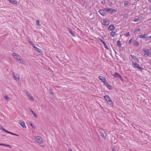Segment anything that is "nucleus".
Here are the masks:
<instances>
[{
  "mask_svg": "<svg viewBox=\"0 0 151 151\" xmlns=\"http://www.w3.org/2000/svg\"><path fill=\"white\" fill-rule=\"evenodd\" d=\"M109 8H104V10H104V11L105 12H109Z\"/></svg>",
  "mask_w": 151,
  "mask_h": 151,
  "instance_id": "obj_35",
  "label": "nucleus"
},
{
  "mask_svg": "<svg viewBox=\"0 0 151 151\" xmlns=\"http://www.w3.org/2000/svg\"><path fill=\"white\" fill-rule=\"evenodd\" d=\"M0 129L2 131H4L6 132V130L3 127L0 125Z\"/></svg>",
  "mask_w": 151,
  "mask_h": 151,
  "instance_id": "obj_31",
  "label": "nucleus"
},
{
  "mask_svg": "<svg viewBox=\"0 0 151 151\" xmlns=\"http://www.w3.org/2000/svg\"><path fill=\"white\" fill-rule=\"evenodd\" d=\"M149 38H151V36L149 37Z\"/></svg>",
  "mask_w": 151,
  "mask_h": 151,
  "instance_id": "obj_50",
  "label": "nucleus"
},
{
  "mask_svg": "<svg viewBox=\"0 0 151 151\" xmlns=\"http://www.w3.org/2000/svg\"><path fill=\"white\" fill-rule=\"evenodd\" d=\"M5 145L4 144L0 143V145L2 146V145Z\"/></svg>",
  "mask_w": 151,
  "mask_h": 151,
  "instance_id": "obj_44",
  "label": "nucleus"
},
{
  "mask_svg": "<svg viewBox=\"0 0 151 151\" xmlns=\"http://www.w3.org/2000/svg\"><path fill=\"white\" fill-rule=\"evenodd\" d=\"M104 98L107 102L111 101V98L108 95H106L105 96H104Z\"/></svg>",
  "mask_w": 151,
  "mask_h": 151,
  "instance_id": "obj_11",
  "label": "nucleus"
},
{
  "mask_svg": "<svg viewBox=\"0 0 151 151\" xmlns=\"http://www.w3.org/2000/svg\"><path fill=\"white\" fill-rule=\"evenodd\" d=\"M19 123L23 128H26V127L25 125V123L23 120H20L19 121Z\"/></svg>",
  "mask_w": 151,
  "mask_h": 151,
  "instance_id": "obj_7",
  "label": "nucleus"
},
{
  "mask_svg": "<svg viewBox=\"0 0 151 151\" xmlns=\"http://www.w3.org/2000/svg\"><path fill=\"white\" fill-rule=\"evenodd\" d=\"M143 50L144 52V56L147 57L150 55V52L149 49L145 48L143 49Z\"/></svg>",
  "mask_w": 151,
  "mask_h": 151,
  "instance_id": "obj_4",
  "label": "nucleus"
},
{
  "mask_svg": "<svg viewBox=\"0 0 151 151\" xmlns=\"http://www.w3.org/2000/svg\"><path fill=\"white\" fill-rule=\"evenodd\" d=\"M34 139L42 147H45V145L43 142V140L42 138L39 136H37V137H34Z\"/></svg>",
  "mask_w": 151,
  "mask_h": 151,
  "instance_id": "obj_1",
  "label": "nucleus"
},
{
  "mask_svg": "<svg viewBox=\"0 0 151 151\" xmlns=\"http://www.w3.org/2000/svg\"><path fill=\"white\" fill-rule=\"evenodd\" d=\"M14 58L16 59L18 61H19V63H21L23 65H25V62L19 55H17L16 56V58L15 57Z\"/></svg>",
  "mask_w": 151,
  "mask_h": 151,
  "instance_id": "obj_3",
  "label": "nucleus"
},
{
  "mask_svg": "<svg viewBox=\"0 0 151 151\" xmlns=\"http://www.w3.org/2000/svg\"><path fill=\"white\" fill-rule=\"evenodd\" d=\"M6 132L8 133H9V134H12L13 135H16V136H19V135L17 134H14V133H12V132H9V131H8L7 130H6Z\"/></svg>",
  "mask_w": 151,
  "mask_h": 151,
  "instance_id": "obj_21",
  "label": "nucleus"
},
{
  "mask_svg": "<svg viewBox=\"0 0 151 151\" xmlns=\"http://www.w3.org/2000/svg\"><path fill=\"white\" fill-rule=\"evenodd\" d=\"M129 35H130V34H129V32H128L125 35V36L127 37H128V36H129Z\"/></svg>",
  "mask_w": 151,
  "mask_h": 151,
  "instance_id": "obj_37",
  "label": "nucleus"
},
{
  "mask_svg": "<svg viewBox=\"0 0 151 151\" xmlns=\"http://www.w3.org/2000/svg\"><path fill=\"white\" fill-rule=\"evenodd\" d=\"M68 30L69 31V33L73 37H75L76 36V35L75 34H74L73 31L71 29V28H68Z\"/></svg>",
  "mask_w": 151,
  "mask_h": 151,
  "instance_id": "obj_14",
  "label": "nucleus"
},
{
  "mask_svg": "<svg viewBox=\"0 0 151 151\" xmlns=\"http://www.w3.org/2000/svg\"><path fill=\"white\" fill-rule=\"evenodd\" d=\"M140 20V17H139L135 19H134V21L135 22H138Z\"/></svg>",
  "mask_w": 151,
  "mask_h": 151,
  "instance_id": "obj_33",
  "label": "nucleus"
},
{
  "mask_svg": "<svg viewBox=\"0 0 151 151\" xmlns=\"http://www.w3.org/2000/svg\"><path fill=\"white\" fill-rule=\"evenodd\" d=\"M134 45L136 46H138L139 45V43L138 41H136L134 42Z\"/></svg>",
  "mask_w": 151,
  "mask_h": 151,
  "instance_id": "obj_27",
  "label": "nucleus"
},
{
  "mask_svg": "<svg viewBox=\"0 0 151 151\" xmlns=\"http://www.w3.org/2000/svg\"><path fill=\"white\" fill-rule=\"evenodd\" d=\"M129 2L128 1H126L124 2V5L125 6H127Z\"/></svg>",
  "mask_w": 151,
  "mask_h": 151,
  "instance_id": "obj_36",
  "label": "nucleus"
},
{
  "mask_svg": "<svg viewBox=\"0 0 151 151\" xmlns=\"http://www.w3.org/2000/svg\"><path fill=\"white\" fill-rule=\"evenodd\" d=\"M145 38H149V37H145Z\"/></svg>",
  "mask_w": 151,
  "mask_h": 151,
  "instance_id": "obj_49",
  "label": "nucleus"
},
{
  "mask_svg": "<svg viewBox=\"0 0 151 151\" xmlns=\"http://www.w3.org/2000/svg\"><path fill=\"white\" fill-rule=\"evenodd\" d=\"M29 124L30 126H31L32 127H34V125H33V124H32V123H31V122H30L29 123Z\"/></svg>",
  "mask_w": 151,
  "mask_h": 151,
  "instance_id": "obj_38",
  "label": "nucleus"
},
{
  "mask_svg": "<svg viewBox=\"0 0 151 151\" xmlns=\"http://www.w3.org/2000/svg\"><path fill=\"white\" fill-rule=\"evenodd\" d=\"M113 76L114 78H119L120 75L118 73L116 72Z\"/></svg>",
  "mask_w": 151,
  "mask_h": 151,
  "instance_id": "obj_18",
  "label": "nucleus"
},
{
  "mask_svg": "<svg viewBox=\"0 0 151 151\" xmlns=\"http://www.w3.org/2000/svg\"><path fill=\"white\" fill-rule=\"evenodd\" d=\"M132 64L133 65V67L135 68H137L139 69L141 72H142L143 71V69L140 67L139 65L137 63L133 61L132 62Z\"/></svg>",
  "mask_w": 151,
  "mask_h": 151,
  "instance_id": "obj_2",
  "label": "nucleus"
},
{
  "mask_svg": "<svg viewBox=\"0 0 151 151\" xmlns=\"http://www.w3.org/2000/svg\"><path fill=\"white\" fill-rule=\"evenodd\" d=\"M46 1H47L48 0H46Z\"/></svg>",
  "mask_w": 151,
  "mask_h": 151,
  "instance_id": "obj_55",
  "label": "nucleus"
},
{
  "mask_svg": "<svg viewBox=\"0 0 151 151\" xmlns=\"http://www.w3.org/2000/svg\"><path fill=\"white\" fill-rule=\"evenodd\" d=\"M4 145H4V146H7L8 147H9L10 148H11V147L10 145H6L5 144H4Z\"/></svg>",
  "mask_w": 151,
  "mask_h": 151,
  "instance_id": "obj_39",
  "label": "nucleus"
},
{
  "mask_svg": "<svg viewBox=\"0 0 151 151\" xmlns=\"http://www.w3.org/2000/svg\"><path fill=\"white\" fill-rule=\"evenodd\" d=\"M34 44V43H32V45H33Z\"/></svg>",
  "mask_w": 151,
  "mask_h": 151,
  "instance_id": "obj_54",
  "label": "nucleus"
},
{
  "mask_svg": "<svg viewBox=\"0 0 151 151\" xmlns=\"http://www.w3.org/2000/svg\"><path fill=\"white\" fill-rule=\"evenodd\" d=\"M134 38L133 37L128 42V44L130 45L132 42L134 40Z\"/></svg>",
  "mask_w": 151,
  "mask_h": 151,
  "instance_id": "obj_28",
  "label": "nucleus"
},
{
  "mask_svg": "<svg viewBox=\"0 0 151 151\" xmlns=\"http://www.w3.org/2000/svg\"><path fill=\"white\" fill-rule=\"evenodd\" d=\"M141 29L140 28H138L137 29H135L134 31V33L136 34L137 33L140 31Z\"/></svg>",
  "mask_w": 151,
  "mask_h": 151,
  "instance_id": "obj_26",
  "label": "nucleus"
},
{
  "mask_svg": "<svg viewBox=\"0 0 151 151\" xmlns=\"http://www.w3.org/2000/svg\"><path fill=\"white\" fill-rule=\"evenodd\" d=\"M33 47L34 48V50L35 51L38 52L40 53H41L42 52V50L41 49L35 47L34 45H33Z\"/></svg>",
  "mask_w": 151,
  "mask_h": 151,
  "instance_id": "obj_13",
  "label": "nucleus"
},
{
  "mask_svg": "<svg viewBox=\"0 0 151 151\" xmlns=\"http://www.w3.org/2000/svg\"><path fill=\"white\" fill-rule=\"evenodd\" d=\"M115 29V27L113 25L111 24L108 27V29L109 31H111Z\"/></svg>",
  "mask_w": 151,
  "mask_h": 151,
  "instance_id": "obj_10",
  "label": "nucleus"
},
{
  "mask_svg": "<svg viewBox=\"0 0 151 151\" xmlns=\"http://www.w3.org/2000/svg\"><path fill=\"white\" fill-rule=\"evenodd\" d=\"M4 98L7 100H8L9 99V98H8L7 96H5Z\"/></svg>",
  "mask_w": 151,
  "mask_h": 151,
  "instance_id": "obj_41",
  "label": "nucleus"
},
{
  "mask_svg": "<svg viewBox=\"0 0 151 151\" xmlns=\"http://www.w3.org/2000/svg\"><path fill=\"white\" fill-rule=\"evenodd\" d=\"M8 1L9 2L13 4H17V2L14 0H8Z\"/></svg>",
  "mask_w": 151,
  "mask_h": 151,
  "instance_id": "obj_17",
  "label": "nucleus"
},
{
  "mask_svg": "<svg viewBox=\"0 0 151 151\" xmlns=\"http://www.w3.org/2000/svg\"><path fill=\"white\" fill-rule=\"evenodd\" d=\"M148 1L149 2H151V0H148Z\"/></svg>",
  "mask_w": 151,
  "mask_h": 151,
  "instance_id": "obj_48",
  "label": "nucleus"
},
{
  "mask_svg": "<svg viewBox=\"0 0 151 151\" xmlns=\"http://www.w3.org/2000/svg\"><path fill=\"white\" fill-rule=\"evenodd\" d=\"M109 12H111L112 13H113V12H115V10L113 9H109Z\"/></svg>",
  "mask_w": 151,
  "mask_h": 151,
  "instance_id": "obj_22",
  "label": "nucleus"
},
{
  "mask_svg": "<svg viewBox=\"0 0 151 151\" xmlns=\"http://www.w3.org/2000/svg\"><path fill=\"white\" fill-rule=\"evenodd\" d=\"M126 16H127V15L126 14H124V17H126Z\"/></svg>",
  "mask_w": 151,
  "mask_h": 151,
  "instance_id": "obj_45",
  "label": "nucleus"
},
{
  "mask_svg": "<svg viewBox=\"0 0 151 151\" xmlns=\"http://www.w3.org/2000/svg\"><path fill=\"white\" fill-rule=\"evenodd\" d=\"M99 12L102 16H105L107 15V14L104 11V10L102 9H100L99 10Z\"/></svg>",
  "mask_w": 151,
  "mask_h": 151,
  "instance_id": "obj_6",
  "label": "nucleus"
},
{
  "mask_svg": "<svg viewBox=\"0 0 151 151\" xmlns=\"http://www.w3.org/2000/svg\"><path fill=\"white\" fill-rule=\"evenodd\" d=\"M117 44L118 46L119 47H121L122 44L121 42L119 40H118L117 42Z\"/></svg>",
  "mask_w": 151,
  "mask_h": 151,
  "instance_id": "obj_24",
  "label": "nucleus"
},
{
  "mask_svg": "<svg viewBox=\"0 0 151 151\" xmlns=\"http://www.w3.org/2000/svg\"><path fill=\"white\" fill-rule=\"evenodd\" d=\"M146 35L143 34L139 35V37L142 39H144L145 38Z\"/></svg>",
  "mask_w": 151,
  "mask_h": 151,
  "instance_id": "obj_23",
  "label": "nucleus"
},
{
  "mask_svg": "<svg viewBox=\"0 0 151 151\" xmlns=\"http://www.w3.org/2000/svg\"><path fill=\"white\" fill-rule=\"evenodd\" d=\"M25 94L29 98V99H30L31 100H33L32 95H31L27 91H26V92Z\"/></svg>",
  "mask_w": 151,
  "mask_h": 151,
  "instance_id": "obj_8",
  "label": "nucleus"
},
{
  "mask_svg": "<svg viewBox=\"0 0 151 151\" xmlns=\"http://www.w3.org/2000/svg\"><path fill=\"white\" fill-rule=\"evenodd\" d=\"M109 105L111 107H112L114 106V103L111 100V101H109Z\"/></svg>",
  "mask_w": 151,
  "mask_h": 151,
  "instance_id": "obj_29",
  "label": "nucleus"
},
{
  "mask_svg": "<svg viewBox=\"0 0 151 151\" xmlns=\"http://www.w3.org/2000/svg\"><path fill=\"white\" fill-rule=\"evenodd\" d=\"M12 55L14 56V57H16V56L17 55H16V53H13L12 54Z\"/></svg>",
  "mask_w": 151,
  "mask_h": 151,
  "instance_id": "obj_42",
  "label": "nucleus"
},
{
  "mask_svg": "<svg viewBox=\"0 0 151 151\" xmlns=\"http://www.w3.org/2000/svg\"><path fill=\"white\" fill-rule=\"evenodd\" d=\"M98 78L100 80L103 82H105V81L106 80L105 78L104 77H103L101 76H99Z\"/></svg>",
  "mask_w": 151,
  "mask_h": 151,
  "instance_id": "obj_15",
  "label": "nucleus"
},
{
  "mask_svg": "<svg viewBox=\"0 0 151 151\" xmlns=\"http://www.w3.org/2000/svg\"><path fill=\"white\" fill-rule=\"evenodd\" d=\"M112 151H114V148H113L112 149Z\"/></svg>",
  "mask_w": 151,
  "mask_h": 151,
  "instance_id": "obj_46",
  "label": "nucleus"
},
{
  "mask_svg": "<svg viewBox=\"0 0 151 151\" xmlns=\"http://www.w3.org/2000/svg\"><path fill=\"white\" fill-rule=\"evenodd\" d=\"M149 50H151V48H150V49Z\"/></svg>",
  "mask_w": 151,
  "mask_h": 151,
  "instance_id": "obj_52",
  "label": "nucleus"
},
{
  "mask_svg": "<svg viewBox=\"0 0 151 151\" xmlns=\"http://www.w3.org/2000/svg\"><path fill=\"white\" fill-rule=\"evenodd\" d=\"M29 110L32 112V114L36 118L37 117L36 114L31 109H29Z\"/></svg>",
  "mask_w": 151,
  "mask_h": 151,
  "instance_id": "obj_20",
  "label": "nucleus"
},
{
  "mask_svg": "<svg viewBox=\"0 0 151 151\" xmlns=\"http://www.w3.org/2000/svg\"><path fill=\"white\" fill-rule=\"evenodd\" d=\"M150 10L151 11V7L150 8Z\"/></svg>",
  "mask_w": 151,
  "mask_h": 151,
  "instance_id": "obj_51",
  "label": "nucleus"
},
{
  "mask_svg": "<svg viewBox=\"0 0 151 151\" xmlns=\"http://www.w3.org/2000/svg\"><path fill=\"white\" fill-rule=\"evenodd\" d=\"M131 57L132 59L136 62H137L138 61V60L137 59V58H136L137 57L136 56H135L134 55H131Z\"/></svg>",
  "mask_w": 151,
  "mask_h": 151,
  "instance_id": "obj_19",
  "label": "nucleus"
},
{
  "mask_svg": "<svg viewBox=\"0 0 151 151\" xmlns=\"http://www.w3.org/2000/svg\"><path fill=\"white\" fill-rule=\"evenodd\" d=\"M68 151H73V150L71 149H68Z\"/></svg>",
  "mask_w": 151,
  "mask_h": 151,
  "instance_id": "obj_43",
  "label": "nucleus"
},
{
  "mask_svg": "<svg viewBox=\"0 0 151 151\" xmlns=\"http://www.w3.org/2000/svg\"><path fill=\"white\" fill-rule=\"evenodd\" d=\"M101 3H102V4H103V1H102V2H101Z\"/></svg>",
  "mask_w": 151,
  "mask_h": 151,
  "instance_id": "obj_53",
  "label": "nucleus"
},
{
  "mask_svg": "<svg viewBox=\"0 0 151 151\" xmlns=\"http://www.w3.org/2000/svg\"><path fill=\"white\" fill-rule=\"evenodd\" d=\"M100 135L104 139H106V137L104 136V132L103 129L100 128L99 130Z\"/></svg>",
  "mask_w": 151,
  "mask_h": 151,
  "instance_id": "obj_5",
  "label": "nucleus"
},
{
  "mask_svg": "<svg viewBox=\"0 0 151 151\" xmlns=\"http://www.w3.org/2000/svg\"><path fill=\"white\" fill-rule=\"evenodd\" d=\"M119 78L122 81H123V79L121 76H120L119 77Z\"/></svg>",
  "mask_w": 151,
  "mask_h": 151,
  "instance_id": "obj_40",
  "label": "nucleus"
},
{
  "mask_svg": "<svg viewBox=\"0 0 151 151\" xmlns=\"http://www.w3.org/2000/svg\"><path fill=\"white\" fill-rule=\"evenodd\" d=\"M12 75L16 80L17 81H19V77L18 75H15L14 74V73L12 72Z\"/></svg>",
  "mask_w": 151,
  "mask_h": 151,
  "instance_id": "obj_9",
  "label": "nucleus"
},
{
  "mask_svg": "<svg viewBox=\"0 0 151 151\" xmlns=\"http://www.w3.org/2000/svg\"><path fill=\"white\" fill-rule=\"evenodd\" d=\"M100 40L101 42L103 43L105 48L107 50H109V48L106 45V44L105 42L102 40L100 39Z\"/></svg>",
  "mask_w": 151,
  "mask_h": 151,
  "instance_id": "obj_16",
  "label": "nucleus"
},
{
  "mask_svg": "<svg viewBox=\"0 0 151 151\" xmlns=\"http://www.w3.org/2000/svg\"><path fill=\"white\" fill-rule=\"evenodd\" d=\"M107 88L109 90H111L112 89V88L111 86L109 85V84L107 86Z\"/></svg>",
  "mask_w": 151,
  "mask_h": 151,
  "instance_id": "obj_32",
  "label": "nucleus"
},
{
  "mask_svg": "<svg viewBox=\"0 0 151 151\" xmlns=\"http://www.w3.org/2000/svg\"><path fill=\"white\" fill-rule=\"evenodd\" d=\"M103 22L105 25H108L110 24V22L109 21L107 20L106 19H105L103 20Z\"/></svg>",
  "mask_w": 151,
  "mask_h": 151,
  "instance_id": "obj_12",
  "label": "nucleus"
},
{
  "mask_svg": "<svg viewBox=\"0 0 151 151\" xmlns=\"http://www.w3.org/2000/svg\"><path fill=\"white\" fill-rule=\"evenodd\" d=\"M134 0L136 1H139V0Z\"/></svg>",
  "mask_w": 151,
  "mask_h": 151,
  "instance_id": "obj_47",
  "label": "nucleus"
},
{
  "mask_svg": "<svg viewBox=\"0 0 151 151\" xmlns=\"http://www.w3.org/2000/svg\"><path fill=\"white\" fill-rule=\"evenodd\" d=\"M104 84L106 86H107L109 84H108V82L106 81H105V82H103Z\"/></svg>",
  "mask_w": 151,
  "mask_h": 151,
  "instance_id": "obj_34",
  "label": "nucleus"
},
{
  "mask_svg": "<svg viewBox=\"0 0 151 151\" xmlns=\"http://www.w3.org/2000/svg\"><path fill=\"white\" fill-rule=\"evenodd\" d=\"M36 24L38 26H41L40 23V21L38 20H37Z\"/></svg>",
  "mask_w": 151,
  "mask_h": 151,
  "instance_id": "obj_30",
  "label": "nucleus"
},
{
  "mask_svg": "<svg viewBox=\"0 0 151 151\" xmlns=\"http://www.w3.org/2000/svg\"><path fill=\"white\" fill-rule=\"evenodd\" d=\"M116 33L115 32L113 31L111 32L110 33V35L112 37H114Z\"/></svg>",
  "mask_w": 151,
  "mask_h": 151,
  "instance_id": "obj_25",
  "label": "nucleus"
}]
</instances>
